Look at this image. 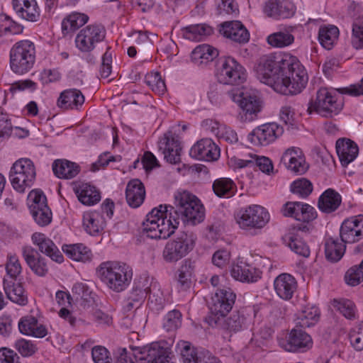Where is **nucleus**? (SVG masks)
<instances>
[{"instance_id": "nucleus-1", "label": "nucleus", "mask_w": 363, "mask_h": 363, "mask_svg": "<svg viewBox=\"0 0 363 363\" xmlns=\"http://www.w3.org/2000/svg\"><path fill=\"white\" fill-rule=\"evenodd\" d=\"M197 197L187 191L174 194V205H160L147 215L143 231L151 239H167L178 228L180 217Z\"/></svg>"}, {"instance_id": "nucleus-2", "label": "nucleus", "mask_w": 363, "mask_h": 363, "mask_svg": "<svg viewBox=\"0 0 363 363\" xmlns=\"http://www.w3.org/2000/svg\"><path fill=\"white\" fill-rule=\"evenodd\" d=\"M276 54V60L279 75L284 84L278 82L277 92L284 95H294L300 93L308 82L305 68L298 59L288 52Z\"/></svg>"}, {"instance_id": "nucleus-3", "label": "nucleus", "mask_w": 363, "mask_h": 363, "mask_svg": "<svg viewBox=\"0 0 363 363\" xmlns=\"http://www.w3.org/2000/svg\"><path fill=\"white\" fill-rule=\"evenodd\" d=\"M101 280L111 290L121 292L129 285L133 272L125 263L105 262L101 263L97 270Z\"/></svg>"}, {"instance_id": "nucleus-4", "label": "nucleus", "mask_w": 363, "mask_h": 363, "mask_svg": "<svg viewBox=\"0 0 363 363\" xmlns=\"http://www.w3.org/2000/svg\"><path fill=\"white\" fill-rule=\"evenodd\" d=\"M35 46L30 40L16 42L10 50L11 69L18 74L28 72L35 64Z\"/></svg>"}, {"instance_id": "nucleus-5", "label": "nucleus", "mask_w": 363, "mask_h": 363, "mask_svg": "<svg viewBox=\"0 0 363 363\" xmlns=\"http://www.w3.org/2000/svg\"><path fill=\"white\" fill-rule=\"evenodd\" d=\"M196 236L191 232H182L167 242L162 258L167 263H175L188 255L194 247Z\"/></svg>"}, {"instance_id": "nucleus-6", "label": "nucleus", "mask_w": 363, "mask_h": 363, "mask_svg": "<svg viewBox=\"0 0 363 363\" xmlns=\"http://www.w3.org/2000/svg\"><path fill=\"white\" fill-rule=\"evenodd\" d=\"M228 94L240 108L238 114L240 121L248 123L257 118L262 109V104L257 96L240 90L228 91Z\"/></svg>"}, {"instance_id": "nucleus-7", "label": "nucleus", "mask_w": 363, "mask_h": 363, "mask_svg": "<svg viewBox=\"0 0 363 363\" xmlns=\"http://www.w3.org/2000/svg\"><path fill=\"white\" fill-rule=\"evenodd\" d=\"M270 216L267 210L259 205H250L239 210L236 221L243 230H261L269 221Z\"/></svg>"}, {"instance_id": "nucleus-8", "label": "nucleus", "mask_w": 363, "mask_h": 363, "mask_svg": "<svg viewBox=\"0 0 363 363\" xmlns=\"http://www.w3.org/2000/svg\"><path fill=\"white\" fill-rule=\"evenodd\" d=\"M342 108V103L338 101L337 94L327 88H320L316 94L315 101L308 104L307 111L309 114L315 112L323 117H332Z\"/></svg>"}, {"instance_id": "nucleus-9", "label": "nucleus", "mask_w": 363, "mask_h": 363, "mask_svg": "<svg viewBox=\"0 0 363 363\" xmlns=\"http://www.w3.org/2000/svg\"><path fill=\"white\" fill-rule=\"evenodd\" d=\"M35 174L33 162L27 158H21L13 164L9 177L13 189L23 193L33 184Z\"/></svg>"}, {"instance_id": "nucleus-10", "label": "nucleus", "mask_w": 363, "mask_h": 363, "mask_svg": "<svg viewBox=\"0 0 363 363\" xmlns=\"http://www.w3.org/2000/svg\"><path fill=\"white\" fill-rule=\"evenodd\" d=\"M216 77L220 84L238 85L246 78L245 69L234 58H220L216 65Z\"/></svg>"}, {"instance_id": "nucleus-11", "label": "nucleus", "mask_w": 363, "mask_h": 363, "mask_svg": "<svg viewBox=\"0 0 363 363\" xmlns=\"http://www.w3.org/2000/svg\"><path fill=\"white\" fill-rule=\"evenodd\" d=\"M255 71L262 83L272 87L276 91L278 81L281 85L284 84L279 75L275 53L262 56L255 67Z\"/></svg>"}, {"instance_id": "nucleus-12", "label": "nucleus", "mask_w": 363, "mask_h": 363, "mask_svg": "<svg viewBox=\"0 0 363 363\" xmlns=\"http://www.w3.org/2000/svg\"><path fill=\"white\" fill-rule=\"evenodd\" d=\"M27 205L34 221L39 226L45 227L52 222V213L42 191L32 190L28 196Z\"/></svg>"}, {"instance_id": "nucleus-13", "label": "nucleus", "mask_w": 363, "mask_h": 363, "mask_svg": "<svg viewBox=\"0 0 363 363\" xmlns=\"http://www.w3.org/2000/svg\"><path fill=\"white\" fill-rule=\"evenodd\" d=\"M235 298L230 289H219L215 293L210 306V325L213 326L220 323V320L232 309Z\"/></svg>"}, {"instance_id": "nucleus-14", "label": "nucleus", "mask_w": 363, "mask_h": 363, "mask_svg": "<svg viewBox=\"0 0 363 363\" xmlns=\"http://www.w3.org/2000/svg\"><path fill=\"white\" fill-rule=\"evenodd\" d=\"M106 37V29L101 24L86 26L78 33L75 38L77 48L83 52L94 50L96 45Z\"/></svg>"}, {"instance_id": "nucleus-15", "label": "nucleus", "mask_w": 363, "mask_h": 363, "mask_svg": "<svg viewBox=\"0 0 363 363\" xmlns=\"http://www.w3.org/2000/svg\"><path fill=\"white\" fill-rule=\"evenodd\" d=\"M284 133L283 127L276 123H269L255 128L247 136L254 145L266 146L273 143Z\"/></svg>"}, {"instance_id": "nucleus-16", "label": "nucleus", "mask_w": 363, "mask_h": 363, "mask_svg": "<svg viewBox=\"0 0 363 363\" xmlns=\"http://www.w3.org/2000/svg\"><path fill=\"white\" fill-rule=\"evenodd\" d=\"M171 350L154 342L139 348L135 354L140 363H171Z\"/></svg>"}, {"instance_id": "nucleus-17", "label": "nucleus", "mask_w": 363, "mask_h": 363, "mask_svg": "<svg viewBox=\"0 0 363 363\" xmlns=\"http://www.w3.org/2000/svg\"><path fill=\"white\" fill-rule=\"evenodd\" d=\"M281 162L295 174H303L309 168L303 151L297 147L286 149L281 157Z\"/></svg>"}, {"instance_id": "nucleus-18", "label": "nucleus", "mask_w": 363, "mask_h": 363, "mask_svg": "<svg viewBox=\"0 0 363 363\" xmlns=\"http://www.w3.org/2000/svg\"><path fill=\"white\" fill-rule=\"evenodd\" d=\"M340 236L342 242L354 243L363 238V215L351 216L342 223Z\"/></svg>"}, {"instance_id": "nucleus-19", "label": "nucleus", "mask_w": 363, "mask_h": 363, "mask_svg": "<svg viewBox=\"0 0 363 363\" xmlns=\"http://www.w3.org/2000/svg\"><path fill=\"white\" fill-rule=\"evenodd\" d=\"M279 345L286 351L295 352L308 349L312 345V339L309 335L301 329L294 328L286 339L279 338Z\"/></svg>"}, {"instance_id": "nucleus-20", "label": "nucleus", "mask_w": 363, "mask_h": 363, "mask_svg": "<svg viewBox=\"0 0 363 363\" xmlns=\"http://www.w3.org/2000/svg\"><path fill=\"white\" fill-rule=\"evenodd\" d=\"M189 154L195 159L211 162L219 158L220 148L211 139L203 138L191 147Z\"/></svg>"}, {"instance_id": "nucleus-21", "label": "nucleus", "mask_w": 363, "mask_h": 363, "mask_svg": "<svg viewBox=\"0 0 363 363\" xmlns=\"http://www.w3.org/2000/svg\"><path fill=\"white\" fill-rule=\"evenodd\" d=\"M263 11L268 17L274 19L288 18L294 15L296 7L290 0H268Z\"/></svg>"}, {"instance_id": "nucleus-22", "label": "nucleus", "mask_w": 363, "mask_h": 363, "mask_svg": "<svg viewBox=\"0 0 363 363\" xmlns=\"http://www.w3.org/2000/svg\"><path fill=\"white\" fill-rule=\"evenodd\" d=\"M262 272L242 259L233 264L230 274L233 279L241 282H256L261 278Z\"/></svg>"}, {"instance_id": "nucleus-23", "label": "nucleus", "mask_w": 363, "mask_h": 363, "mask_svg": "<svg viewBox=\"0 0 363 363\" xmlns=\"http://www.w3.org/2000/svg\"><path fill=\"white\" fill-rule=\"evenodd\" d=\"M18 330L24 335L43 338L48 334V328L33 315H27L18 321Z\"/></svg>"}, {"instance_id": "nucleus-24", "label": "nucleus", "mask_w": 363, "mask_h": 363, "mask_svg": "<svg viewBox=\"0 0 363 363\" xmlns=\"http://www.w3.org/2000/svg\"><path fill=\"white\" fill-rule=\"evenodd\" d=\"M297 286L296 279L287 273L279 274L274 281V288L277 295L285 301L292 298Z\"/></svg>"}, {"instance_id": "nucleus-25", "label": "nucleus", "mask_w": 363, "mask_h": 363, "mask_svg": "<svg viewBox=\"0 0 363 363\" xmlns=\"http://www.w3.org/2000/svg\"><path fill=\"white\" fill-rule=\"evenodd\" d=\"M13 9L17 16L27 21L36 22L40 12L35 0H12Z\"/></svg>"}, {"instance_id": "nucleus-26", "label": "nucleus", "mask_w": 363, "mask_h": 363, "mask_svg": "<svg viewBox=\"0 0 363 363\" xmlns=\"http://www.w3.org/2000/svg\"><path fill=\"white\" fill-rule=\"evenodd\" d=\"M32 241L34 245L38 247L39 250L50 257L53 261L61 263L64 257L52 240L48 238L45 234L41 233H35L32 235Z\"/></svg>"}, {"instance_id": "nucleus-27", "label": "nucleus", "mask_w": 363, "mask_h": 363, "mask_svg": "<svg viewBox=\"0 0 363 363\" xmlns=\"http://www.w3.org/2000/svg\"><path fill=\"white\" fill-rule=\"evenodd\" d=\"M335 147L340 162L344 167L353 162L359 153L357 145L347 138H339L336 141Z\"/></svg>"}, {"instance_id": "nucleus-28", "label": "nucleus", "mask_w": 363, "mask_h": 363, "mask_svg": "<svg viewBox=\"0 0 363 363\" xmlns=\"http://www.w3.org/2000/svg\"><path fill=\"white\" fill-rule=\"evenodd\" d=\"M84 103V96L80 90L68 89L62 91L57 100V106L62 110H78Z\"/></svg>"}, {"instance_id": "nucleus-29", "label": "nucleus", "mask_w": 363, "mask_h": 363, "mask_svg": "<svg viewBox=\"0 0 363 363\" xmlns=\"http://www.w3.org/2000/svg\"><path fill=\"white\" fill-rule=\"evenodd\" d=\"M220 32L225 38L239 43H247L250 38L247 30L238 21L225 22Z\"/></svg>"}, {"instance_id": "nucleus-30", "label": "nucleus", "mask_w": 363, "mask_h": 363, "mask_svg": "<svg viewBox=\"0 0 363 363\" xmlns=\"http://www.w3.org/2000/svg\"><path fill=\"white\" fill-rule=\"evenodd\" d=\"M249 321V317L243 311H234L229 317L223 318L216 326H220L230 333H236L247 328Z\"/></svg>"}, {"instance_id": "nucleus-31", "label": "nucleus", "mask_w": 363, "mask_h": 363, "mask_svg": "<svg viewBox=\"0 0 363 363\" xmlns=\"http://www.w3.org/2000/svg\"><path fill=\"white\" fill-rule=\"evenodd\" d=\"M125 197L128 205L133 208H138L143 203L145 197V190L140 180L133 179L128 183Z\"/></svg>"}, {"instance_id": "nucleus-32", "label": "nucleus", "mask_w": 363, "mask_h": 363, "mask_svg": "<svg viewBox=\"0 0 363 363\" xmlns=\"http://www.w3.org/2000/svg\"><path fill=\"white\" fill-rule=\"evenodd\" d=\"M342 202L341 196L333 189H328L319 197L318 207L325 213L335 211Z\"/></svg>"}, {"instance_id": "nucleus-33", "label": "nucleus", "mask_w": 363, "mask_h": 363, "mask_svg": "<svg viewBox=\"0 0 363 363\" xmlns=\"http://www.w3.org/2000/svg\"><path fill=\"white\" fill-rule=\"evenodd\" d=\"M22 255L31 270L38 276H45L48 271L45 259L42 257H35L34 250L31 247H23Z\"/></svg>"}, {"instance_id": "nucleus-34", "label": "nucleus", "mask_w": 363, "mask_h": 363, "mask_svg": "<svg viewBox=\"0 0 363 363\" xmlns=\"http://www.w3.org/2000/svg\"><path fill=\"white\" fill-rule=\"evenodd\" d=\"M4 289L7 298L12 302L20 306H26L28 303V296L21 284L4 279Z\"/></svg>"}, {"instance_id": "nucleus-35", "label": "nucleus", "mask_w": 363, "mask_h": 363, "mask_svg": "<svg viewBox=\"0 0 363 363\" xmlns=\"http://www.w3.org/2000/svg\"><path fill=\"white\" fill-rule=\"evenodd\" d=\"M74 192L79 201L86 206H92L98 203L101 199L99 191L95 186L83 183L74 188Z\"/></svg>"}, {"instance_id": "nucleus-36", "label": "nucleus", "mask_w": 363, "mask_h": 363, "mask_svg": "<svg viewBox=\"0 0 363 363\" xmlns=\"http://www.w3.org/2000/svg\"><path fill=\"white\" fill-rule=\"evenodd\" d=\"M106 225L104 216L98 211H89L84 213L83 226L85 230L91 235L101 231Z\"/></svg>"}, {"instance_id": "nucleus-37", "label": "nucleus", "mask_w": 363, "mask_h": 363, "mask_svg": "<svg viewBox=\"0 0 363 363\" xmlns=\"http://www.w3.org/2000/svg\"><path fill=\"white\" fill-rule=\"evenodd\" d=\"M52 171L60 179H70L79 174V167L67 160H57L52 164Z\"/></svg>"}, {"instance_id": "nucleus-38", "label": "nucleus", "mask_w": 363, "mask_h": 363, "mask_svg": "<svg viewBox=\"0 0 363 363\" xmlns=\"http://www.w3.org/2000/svg\"><path fill=\"white\" fill-rule=\"evenodd\" d=\"M205 218V209L201 201L197 198L191 206L181 216L180 220L188 225H195L201 223Z\"/></svg>"}, {"instance_id": "nucleus-39", "label": "nucleus", "mask_w": 363, "mask_h": 363, "mask_svg": "<svg viewBox=\"0 0 363 363\" xmlns=\"http://www.w3.org/2000/svg\"><path fill=\"white\" fill-rule=\"evenodd\" d=\"M62 250L69 258L74 261L86 262L92 258L91 250L82 243L64 245Z\"/></svg>"}, {"instance_id": "nucleus-40", "label": "nucleus", "mask_w": 363, "mask_h": 363, "mask_svg": "<svg viewBox=\"0 0 363 363\" xmlns=\"http://www.w3.org/2000/svg\"><path fill=\"white\" fill-rule=\"evenodd\" d=\"M345 242L342 239L328 238L325 241V254L326 259L331 262H337L343 257L345 252Z\"/></svg>"}, {"instance_id": "nucleus-41", "label": "nucleus", "mask_w": 363, "mask_h": 363, "mask_svg": "<svg viewBox=\"0 0 363 363\" xmlns=\"http://www.w3.org/2000/svg\"><path fill=\"white\" fill-rule=\"evenodd\" d=\"M339 29L333 25H324L318 30V40L320 45L326 50H331L337 43L339 37Z\"/></svg>"}, {"instance_id": "nucleus-42", "label": "nucleus", "mask_w": 363, "mask_h": 363, "mask_svg": "<svg viewBox=\"0 0 363 363\" xmlns=\"http://www.w3.org/2000/svg\"><path fill=\"white\" fill-rule=\"evenodd\" d=\"M320 312L315 306H306L300 311L296 319V328H310L315 325L319 320Z\"/></svg>"}, {"instance_id": "nucleus-43", "label": "nucleus", "mask_w": 363, "mask_h": 363, "mask_svg": "<svg viewBox=\"0 0 363 363\" xmlns=\"http://www.w3.org/2000/svg\"><path fill=\"white\" fill-rule=\"evenodd\" d=\"M183 35L186 39L192 41L203 40L213 33L211 26L201 23L188 26L182 29Z\"/></svg>"}, {"instance_id": "nucleus-44", "label": "nucleus", "mask_w": 363, "mask_h": 363, "mask_svg": "<svg viewBox=\"0 0 363 363\" xmlns=\"http://www.w3.org/2000/svg\"><path fill=\"white\" fill-rule=\"evenodd\" d=\"M215 194L218 197L230 198L237 191V186L230 178L222 177L216 179L212 185Z\"/></svg>"}, {"instance_id": "nucleus-45", "label": "nucleus", "mask_w": 363, "mask_h": 363, "mask_svg": "<svg viewBox=\"0 0 363 363\" xmlns=\"http://www.w3.org/2000/svg\"><path fill=\"white\" fill-rule=\"evenodd\" d=\"M203 124L210 126L212 132L229 143L233 144L238 141L237 133L229 127L221 126L217 121L211 119L203 121Z\"/></svg>"}, {"instance_id": "nucleus-46", "label": "nucleus", "mask_w": 363, "mask_h": 363, "mask_svg": "<svg viewBox=\"0 0 363 363\" xmlns=\"http://www.w3.org/2000/svg\"><path fill=\"white\" fill-rule=\"evenodd\" d=\"M332 306L347 319L355 320L358 318L356 306L350 299H334L332 301Z\"/></svg>"}, {"instance_id": "nucleus-47", "label": "nucleus", "mask_w": 363, "mask_h": 363, "mask_svg": "<svg viewBox=\"0 0 363 363\" xmlns=\"http://www.w3.org/2000/svg\"><path fill=\"white\" fill-rule=\"evenodd\" d=\"M176 348L184 363H197L201 350L195 349L190 342L180 340L177 343Z\"/></svg>"}, {"instance_id": "nucleus-48", "label": "nucleus", "mask_w": 363, "mask_h": 363, "mask_svg": "<svg viewBox=\"0 0 363 363\" xmlns=\"http://www.w3.org/2000/svg\"><path fill=\"white\" fill-rule=\"evenodd\" d=\"M89 20L87 15L74 12L67 16L62 22V28L67 33L74 32L84 26Z\"/></svg>"}, {"instance_id": "nucleus-49", "label": "nucleus", "mask_w": 363, "mask_h": 363, "mask_svg": "<svg viewBox=\"0 0 363 363\" xmlns=\"http://www.w3.org/2000/svg\"><path fill=\"white\" fill-rule=\"evenodd\" d=\"M267 41L274 48H282L291 45L294 41V36L287 30H283L268 35Z\"/></svg>"}, {"instance_id": "nucleus-50", "label": "nucleus", "mask_w": 363, "mask_h": 363, "mask_svg": "<svg viewBox=\"0 0 363 363\" xmlns=\"http://www.w3.org/2000/svg\"><path fill=\"white\" fill-rule=\"evenodd\" d=\"M218 55V51L215 48L203 44L198 45L191 52V59L196 62L211 61Z\"/></svg>"}, {"instance_id": "nucleus-51", "label": "nucleus", "mask_w": 363, "mask_h": 363, "mask_svg": "<svg viewBox=\"0 0 363 363\" xmlns=\"http://www.w3.org/2000/svg\"><path fill=\"white\" fill-rule=\"evenodd\" d=\"M72 294L76 301L81 305L86 306L94 301V294L89 287L84 283L77 282L72 286Z\"/></svg>"}, {"instance_id": "nucleus-52", "label": "nucleus", "mask_w": 363, "mask_h": 363, "mask_svg": "<svg viewBox=\"0 0 363 363\" xmlns=\"http://www.w3.org/2000/svg\"><path fill=\"white\" fill-rule=\"evenodd\" d=\"M182 147L179 141L174 139H167L166 147L164 151V159L171 164H177L180 162Z\"/></svg>"}, {"instance_id": "nucleus-53", "label": "nucleus", "mask_w": 363, "mask_h": 363, "mask_svg": "<svg viewBox=\"0 0 363 363\" xmlns=\"http://www.w3.org/2000/svg\"><path fill=\"white\" fill-rule=\"evenodd\" d=\"M351 43L354 48L363 49V15L356 18L352 23Z\"/></svg>"}, {"instance_id": "nucleus-54", "label": "nucleus", "mask_w": 363, "mask_h": 363, "mask_svg": "<svg viewBox=\"0 0 363 363\" xmlns=\"http://www.w3.org/2000/svg\"><path fill=\"white\" fill-rule=\"evenodd\" d=\"M345 279L352 286H357L363 281V259L359 264L351 267L346 272Z\"/></svg>"}, {"instance_id": "nucleus-55", "label": "nucleus", "mask_w": 363, "mask_h": 363, "mask_svg": "<svg viewBox=\"0 0 363 363\" xmlns=\"http://www.w3.org/2000/svg\"><path fill=\"white\" fill-rule=\"evenodd\" d=\"M145 83L155 93L159 95L166 91V85L159 72H151L145 76Z\"/></svg>"}, {"instance_id": "nucleus-56", "label": "nucleus", "mask_w": 363, "mask_h": 363, "mask_svg": "<svg viewBox=\"0 0 363 363\" xmlns=\"http://www.w3.org/2000/svg\"><path fill=\"white\" fill-rule=\"evenodd\" d=\"M296 206V220L308 223L316 218V211L313 206L301 202H298Z\"/></svg>"}, {"instance_id": "nucleus-57", "label": "nucleus", "mask_w": 363, "mask_h": 363, "mask_svg": "<svg viewBox=\"0 0 363 363\" xmlns=\"http://www.w3.org/2000/svg\"><path fill=\"white\" fill-rule=\"evenodd\" d=\"M291 191L301 197H307L313 191L312 183L305 178L294 181L291 186Z\"/></svg>"}, {"instance_id": "nucleus-58", "label": "nucleus", "mask_w": 363, "mask_h": 363, "mask_svg": "<svg viewBox=\"0 0 363 363\" xmlns=\"http://www.w3.org/2000/svg\"><path fill=\"white\" fill-rule=\"evenodd\" d=\"M5 267L7 274L13 279H16L22 272L20 260L15 254H8Z\"/></svg>"}, {"instance_id": "nucleus-59", "label": "nucleus", "mask_w": 363, "mask_h": 363, "mask_svg": "<svg viewBox=\"0 0 363 363\" xmlns=\"http://www.w3.org/2000/svg\"><path fill=\"white\" fill-rule=\"evenodd\" d=\"M289 246L297 255L304 257L310 255L308 246L298 234L290 237Z\"/></svg>"}, {"instance_id": "nucleus-60", "label": "nucleus", "mask_w": 363, "mask_h": 363, "mask_svg": "<svg viewBox=\"0 0 363 363\" xmlns=\"http://www.w3.org/2000/svg\"><path fill=\"white\" fill-rule=\"evenodd\" d=\"M182 325V313L177 310L169 311L165 316L163 328L168 332L177 330Z\"/></svg>"}, {"instance_id": "nucleus-61", "label": "nucleus", "mask_w": 363, "mask_h": 363, "mask_svg": "<svg viewBox=\"0 0 363 363\" xmlns=\"http://www.w3.org/2000/svg\"><path fill=\"white\" fill-rule=\"evenodd\" d=\"M14 347L23 357H30L38 351L37 345L34 342L23 338L16 340Z\"/></svg>"}, {"instance_id": "nucleus-62", "label": "nucleus", "mask_w": 363, "mask_h": 363, "mask_svg": "<svg viewBox=\"0 0 363 363\" xmlns=\"http://www.w3.org/2000/svg\"><path fill=\"white\" fill-rule=\"evenodd\" d=\"M165 299L163 293L159 289L154 287L150 289L148 305L151 310L159 311L164 308Z\"/></svg>"}, {"instance_id": "nucleus-63", "label": "nucleus", "mask_w": 363, "mask_h": 363, "mask_svg": "<svg viewBox=\"0 0 363 363\" xmlns=\"http://www.w3.org/2000/svg\"><path fill=\"white\" fill-rule=\"evenodd\" d=\"M350 340L355 350H363V324L356 326L350 331Z\"/></svg>"}, {"instance_id": "nucleus-64", "label": "nucleus", "mask_w": 363, "mask_h": 363, "mask_svg": "<svg viewBox=\"0 0 363 363\" xmlns=\"http://www.w3.org/2000/svg\"><path fill=\"white\" fill-rule=\"evenodd\" d=\"M94 363H111V357L108 350L101 345L95 346L91 350Z\"/></svg>"}]
</instances>
